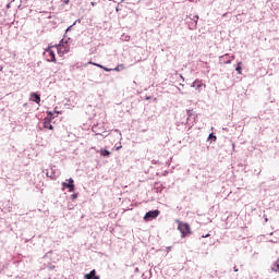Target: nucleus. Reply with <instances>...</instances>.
<instances>
[{"label":"nucleus","mask_w":279,"mask_h":279,"mask_svg":"<svg viewBox=\"0 0 279 279\" xmlns=\"http://www.w3.org/2000/svg\"><path fill=\"white\" fill-rule=\"evenodd\" d=\"M56 46H50L45 50V56L48 62H56Z\"/></svg>","instance_id":"nucleus-1"},{"label":"nucleus","mask_w":279,"mask_h":279,"mask_svg":"<svg viewBox=\"0 0 279 279\" xmlns=\"http://www.w3.org/2000/svg\"><path fill=\"white\" fill-rule=\"evenodd\" d=\"M54 49L57 50L58 56H60V58H62V56L69 53V44L56 45Z\"/></svg>","instance_id":"nucleus-2"},{"label":"nucleus","mask_w":279,"mask_h":279,"mask_svg":"<svg viewBox=\"0 0 279 279\" xmlns=\"http://www.w3.org/2000/svg\"><path fill=\"white\" fill-rule=\"evenodd\" d=\"M178 230L181 232L182 236L191 234V226L186 222H179Z\"/></svg>","instance_id":"nucleus-3"},{"label":"nucleus","mask_w":279,"mask_h":279,"mask_svg":"<svg viewBox=\"0 0 279 279\" xmlns=\"http://www.w3.org/2000/svg\"><path fill=\"white\" fill-rule=\"evenodd\" d=\"M159 215H160V210H158V209L150 210V211L145 214L144 220L145 221H151V219H156Z\"/></svg>","instance_id":"nucleus-4"},{"label":"nucleus","mask_w":279,"mask_h":279,"mask_svg":"<svg viewBox=\"0 0 279 279\" xmlns=\"http://www.w3.org/2000/svg\"><path fill=\"white\" fill-rule=\"evenodd\" d=\"M51 121H53V117H46L44 119V128L46 130H53V125H51Z\"/></svg>","instance_id":"nucleus-5"},{"label":"nucleus","mask_w":279,"mask_h":279,"mask_svg":"<svg viewBox=\"0 0 279 279\" xmlns=\"http://www.w3.org/2000/svg\"><path fill=\"white\" fill-rule=\"evenodd\" d=\"M193 88H196V90H202V88H206V84L202 83L199 80H195L192 84Z\"/></svg>","instance_id":"nucleus-6"},{"label":"nucleus","mask_w":279,"mask_h":279,"mask_svg":"<svg viewBox=\"0 0 279 279\" xmlns=\"http://www.w3.org/2000/svg\"><path fill=\"white\" fill-rule=\"evenodd\" d=\"M97 271L95 269H93L89 274H86L84 276L85 279H100L99 276L96 275Z\"/></svg>","instance_id":"nucleus-7"},{"label":"nucleus","mask_w":279,"mask_h":279,"mask_svg":"<svg viewBox=\"0 0 279 279\" xmlns=\"http://www.w3.org/2000/svg\"><path fill=\"white\" fill-rule=\"evenodd\" d=\"M88 64H93L94 66H98L99 69H102V71H106L107 73H110V71H113V69H108L99 63H95L93 61H89Z\"/></svg>","instance_id":"nucleus-8"},{"label":"nucleus","mask_w":279,"mask_h":279,"mask_svg":"<svg viewBox=\"0 0 279 279\" xmlns=\"http://www.w3.org/2000/svg\"><path fill=\"white\" fill-rule=\"evenodd\" d=\"M29 99L31 101H35V104H40V95L36 93H32Z\"/></svg>","instance_id":"nucleus-9"},{"label":"nucleus","mask_w":279,"mask_h":279,"mask_svg":"<svg viewBox=\"0 0 279 279\" xmlns=\"http://www.w3.org/2000/svg\"><path fill=\"white\" fill-rule=\"evenodd\" d=\"M63 189H69L70 193H73L75 191V185H70V183L62 182Z\"/></svg>","instance_id":"nucleus-10"},{"label":"nucleus","mask_w":279,"mask_h":279,"mask_svg":"<svg viewBox=\"0 0 279 279\" xmlns=\"http://www.w3.org/2000/svg\"><path fill=\"white\" fill-rule=\"evenodd\" d=\"M100 156L108 157V156H110V151L108 149L101 148L100 149Z\"/></svg>","instance_id":"nucleus-11"},{"label":"nucleus","mask_w":279,"mask_h":279,"mask_svg":"<svg viewBox=\"0 0 279 279\" xmlns=\"http://www.w3.org/2000/svg\"><path fill=\"white\" fill-rule=\"evenodd\" d=\"M241 62L238 63L236 68H235V71L239 73V75H241L243 69L241 68Z\"/></svg>","instance_id":"nucleus-12"},{"label":"nucleus","mask_w":279,"mask_h":279,"mask_svg":"<svg viewBox=\"0 0 279 279\" xmlns=\"http://www.w3.org/2000/svg\"><path fill=\"white\" fill-rule=\"evenodd\" d=\"M123 69H125V65H123V64H118L117 68L113 69V71H121V70H123Z\"/></svg>","instance_id":"nucleus-13"},{"label":"nucleus","mask_w":279,"mask_h":279,"mask_svg":"<svg viewBox=\"0 0 279 279\" xmlns=\"http://www.w3.org/2000/svg\"><path fill=\"white\" fill-rule=\"evenodd\" d=\"M68 184L70 185V186H75V181H73V179L72 178H70L69 180H68Z\"/></svg>","instance_id":"nucleus-14"},{"label":"nucleus","mask_w":279,"mask_h":279,"mask_svg":"<svg viewBox=\"0 0 279 279\" xmlns=\"http://www.w3.org/2000/svg\"><path fill=\"white\" fill-rule=\"evenodd\" d=\"M210 140L217 141V136H215V135L211 133V134H209V136H208V141H210Z\"/></svg>","instance_id":"nucleus-15"},{"label":"nucleus","mask_w":279,"mask_h":279,"mask_svg":"<svg viewBox=\"0 0 279 279\" xmlns=\"http://www.w3.org/2000/svg\"><path fill=\"white\" fill-rule=\"evenodd\" d=\"M77 197V194H72L71 195V199L75 201V198Z\"/></svg>","instance_id":"nucleus-16"},{"label":"nucleus","mask_w":279,"mask_h":279,"mask_svg":"<svg viewBox=\"0 0 279 279\" xmlns=\"http://www.w3.org/2000/svg\"><path fill=\"white\" fill-rule=\"evenodd\" d=\"M47 117H53V112H51V111H47Z\"/></svg>","instance_id":"nucleus-17"},{"label":"nucleus","mask_w":279,"mask_h":279,"mask_svg":"<svg viewBox=\"0 0 279 279\" xmlns=\"http://www.w3.org/2000/svg\"><path fill=\"white\" fill-rule=\"evenodd\" d=\"M207 236H210V234L203 235V238L207 239Z\"/></svg>","instance_id":"nucleus-18"},{"label":"nucleus","mask_w":279,"mask_h":279,"mask_svg":"<svg viewBox=\"0 0 279 279\" xmlns=\"http://www.w3.org/2000/svg\"><path fill=\"white\" fill-rule=\"evenodd\" d=\"M119 149H121V146H118V147H117V150H118V151H119Z\"/></svg>","instance_id":"nucleus-19"},{"label":"nucleus","mask_w":279,"mask_h":279,"mask_svg":"<svg viewBox=\"0 0 279 279\" xmlns=\"http://www.w3.org/2000/svg\"><path fill=\"white\" fill-rule=\"evenodd\" d=\"M0 71H3V66H0Z\"/></svg>","instance_id":"nucleus-20"},{"label":"nucleus","mask_w":279,"mask_h":279,"mask_svg":"<svg viewBox=\"0 0 279 279\" xmlns=\"http://www.w3.org/2000/svg\"><path fill=\"white\" fill-rule=\"evenodd\" d=\"M7 8H10V3L7 5Z\"/></svg>","instance_id":"nucleus-21"},{"label":"nucleus","mask_w":279,"mask_h":279,"mask_svg":"<svg viewBox=\"0 0 279 279\" xmlns=\"http://www.w3.org/2000/svg\"><path fill=\"white\" fill-rule=\"evenodd\" d=\"M12 2H14V0H11Z\"/></svg>","instance_id":"nucleus-22"}]
</instances>
